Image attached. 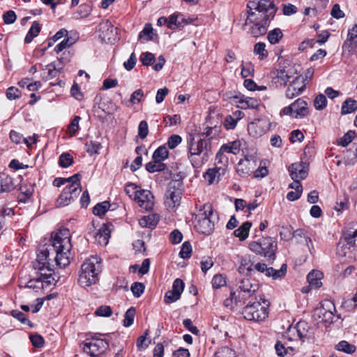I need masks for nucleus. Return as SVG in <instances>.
<instances>
[{
	"mask_svg": "<svg viewBox=\"0 0 357 357\" xmlns=\"http://www.w3.org/2000/svg\"><path fill=\"white\" fill-rule=\"evenodd\" d=\"M225 174V167L223 165L220 167H213L208 169L204 174V178L209 185L213 183H218L219 180Z\"/></svg>",
	"mask_w": 357,
	"mask_h": 357,
	"instance_id": "6ab92c4d",
	"label": "nucleus"
},
{
	"mask_svg": "<svg viewBox=\"0 0 357 357\" xmlns=\"http://www.w3.org/2000/svg\"><path fill=\"white\" fill-rule=\"evenodd\" d=\"M169 155V151L165 146H159L153 154V160L162 162Z\"/></svg>",
	"mask_w": 357,
	"mask_h": 357,
	"instance_id": "4c0bfd02",
	"label": "nucleus"
},
{
	"mask_svg": "<svg viewBox=\"0 0 357 357\" xmlns=\"http://www.w3.org/2000/svg\"><path fill=\"white\" fill-rule=\"evenodd\" d=\"M75 43V40L72 37L65 38L61 43L57 44L54 47V52L56 54L62 52L63 50L70 47Z\"/></svg>",
	"mask_w": 357,
	"mask_h": 357,
	"instance_id": "58836bf2",
	"label": "nucleus"
},
{
	"mask_svg": "<svg viewBox=\"0 0 357 357\" xmlns=\"http://www.w3.org/2000/svg\"><path fill=\"white\" fill-rule=\"evenodd\" d=\"M181 296L177 292L174 291L172 289L168 291L164 297L165 303L169 304L176 302L180 298Z\"/></svg>",
	"mask_w": 357,
	"mask_h": 357,
	"instance_id": "e2e57ef3",
	"label": "nucleus"
},
{
	"mask_svg": "<svg viewBox=\"0 0 357 357\" xmlns=\"http://www.w3.org/2000/svg\"><path fill=\"white\" fill-rule=\"evenodd\" d=\"M283 34L282 31L279 29H274L268 33V40L271 44L278 43L282 38Z\"/></svg>",
	"mask_w": 357,
	"mask_h": 357,
	"instance_id": "a18cd8bd",
	"label": "nucleus"
},
{
	"mask_svg": "<svg viewBox=\"0 0 357 357\" xmlns=\"http://www.w3.org/2000/svg\"><path fill=\"white\" fill-rule=\"evenodd\" d=\"M138 206L145 211H151L154 205V197L151 191L141 189L135 199Z\"/></svg>",
	"mask_w": 357,
	"mask_h": 357,
	"instance_id": "f3484780",
	"label": "nucleus"
},
{
	"mask_svg": "<svg viewBox=\"0 0 357 357\" xmlns=\"http://www.w3.org/2000/svg\"><path fill=\"white\" fill-rule=\"evenodd\" d=\"M263 304L259 301H250L243 309L242 314L249 321H261L268 317V303L265 299L261 298Z\"/></svg>",
	"mask_w": 357,
	"mask_h": 357,
	"instance_id": "423d86ee",
	"label": "nucleus"
},
{
	"mask_svg": "<svg viewBox=\"0 0 357 357\" xmlns=\"http://www.w3.org/2000/svg\"><path fill=\"white\" fill-rule=\"evenodd\" d=\"M212 154L210 138H202L195 141L191 139L188 142V158L195 168L201 167Z\"/></svg>",
	"mask_w": 357,
	"mask_h": 357,
	"instance_id": "7ed1b4c3",
	"label": "nucleus"
},
{
	"mask_svg": "<svg viewBox=\"0 0 357 357\" xmlns=\"http://www.w3.org/2000/svg\"><path fill=\"white\" fill-rule=\"evenodd\" d=\"M14 188L13 178L5 174H0V193L10 192Z\"/></svg>",
	"mask_w": 357,
	"mask_h": 357,
	"instance_id": "a878e982",
	"label": "nucleus"
},
{
	"mask_svg": "<svg viewBox=\"0 0 357 357\" xmlns=\"http://www.w3.org/2000/svg\"><path fill=\"white\" fill-rule=\"evenodd\" d=\"M271 127L270 120L267 117H261L255 119L248 126V130L250 135L258 137L264 135Z\"/></svg>",
	"mask_w": 357,
	"mask_h": 357,
	"instance_id": "2eb2a0df",
	"label": "nucleus"
},
{
	"mask_svg": "<svg viewBox=\"0 0 357 357\" xmlns=\"http://www.w3.org/2000/svg\"><path fill=\"white\" fill-rule=\"evenodd\" d=\"M336 311L334 303L328 300L321 303V306L314 311V317L319 322L331 324L334 318V312Z\"/></svg>",
	"mask_w": 357,
	"mask_h": 357,
	"instance_id": "ddd939ff",
	"label": "nucleus"
},
{
	"mask_svg": "<svg viewBox=\"0 0 357 357\" xmlns=\"http://www.w3.org/2000/svg\"><path fill=\"white\" fill-rule=\"evenodd\" d=\"M95 314L98 317H107L112 315V310L109 306L102 305L96 309Z\"/></svg>",
	"mask_w": 357,
	"mask_h": 357,
	"instance_id": "bf43d9fd",
	"label": "nucleus"
},
{
	"mask_svg": "<svg viewBox=\"0 0 357 357\" xmlns=\"http://www.w3.org/2000/svg\"><path fill=\"white\" fill-rule=\"evenodd\" d=\"M310 326L305 321H298L295 326H290L283 335V340L290 342L301 340V343L310 337Z\"/></svg>",
	"mask_w": 357,
	"mask_h": 357,
	"instance_id": "1a4fd4ad",
	"label": "nucleus"
},
{
	"mask_svg": "<svg viewBox=\"0 0 357 357\" xmlns=\"http://www.w3.org/2000/svg\"><path fill=\"white\" fill-rule=\"evenodd\" d=\"M182 141L181 136L178 135H171L167 140V145L170 149H173L176 147Z\"/></svg>",
	"mask_w": 357,
	"mask_h": 357,
	"instance_id": "774afa93",
	"label": "nucleus"
},
{
	"mask_svg": "<svg viewBox=\"0 0 357 357\" xmlns=\"http://www.w3.org/2000/svg\"><path fill=\"white\" fill-rule=\"evenodd\" d=\"M37 137H38V135L35 134L32 137H29V139H26V138H23L22 135H21L20 133H19L15 130H11L10 132V138L13 142H15L16 144H19L23 139L24 143L28 146L36 143Z\"/></svg>",
	"mask_w": 357,
	"mask_h": 357,
	"instance_id": "bb28decb",
	"label": "nucleus"
},
{
	"mask_svg": "<svg viewBox=\"0 0 357 357\" xmlns=\"http://www.w3.org/2000/svg\"><path fill=\"white\" fill-rule=\"evenodd\" d=\"M110 204L109 202H102L97 204L93 208V213L96 215H103L109 208Z\"/></svg>",
	"mask_w": 357,
	"mask_h": 357,
	"instance_id": "ea45409f",
	"label": "nucleus"
},
{
	"mask_svg": "<svg viewBox=\"0 0 357 357\" xmlns=\"http://www.w3.org/2000/svg\"><path fill=\"white\" fill-rule=\"evenodd\" d=\"M136 310L135 307H130L124 314L123 326L125 327H130L134 321Z\"/></svg>",
	"mask_w": 357,
	"mask_h": 357,
	"instance_id": "37998d69",
	"label": "nucleus"
},
{
	"mask_svg": "<svg viewBox=\"0 0 357 357\" xmlns=\"http://www.w3.org/2000/svg\"><path fill=\"white\" fill-rule=\"evenodd\" d=\"M275 349L278 356L283 357L285 355L289 354L292 356L294 354V349L291 346H286V342H282L280 341L277 342L275 345Z\"/></svg>",
	"mask_w": 357,
	"mask_h": 357,
	"instance_id": "2f4dec72",
	"label": "nucleus"
},
{
	"mask_svg": "<svg viewBox=\"0 0 357 357\" xmlns=\"http://www.w3.org/2000/svg\"><path fill=\"white\" fill-rule=\"evenodd\" d=\"M67 61V59L61 56L57 61L52 62L51 63L45 66L42 69L41 77L45 81L50 80L56 77L63 68V63Z\"/></svg>",
	"mask_w": 357,
	"mask_h": 357,
	"instance_id": "dca6fc26",
	"label": "nucleus"
},
{
	"mask_svg": "<svg viewBox=\"0 0 357 357\" xmlns=\"http://www.w3.org/2000/svg\"><path fill=\"white\" fill-rule=\"evenodd\" d=\"M217 220V215L213 211L212 206L205 204L196 214L195 227L199 233L208 235L213 230Z\"/></svg>",
	"mask_w": 357,
	"mask_h": 357,
	"instance_id": "39448f33",
	"label": "nucleus"
},
{
	"mask_svg": "<svg viewBox=\"0 0 357 357\" xmlns=\"http://www.w3.org/2000/svg\"><path fill=\"white\" fill-rule=\"evenodd\" d=\"M20 96L21 91L15 86H10L6 91V97L10 100L17 99Z\"/></svg>",
	"mask_w": 357,
	"mask_h": 357,
	"instance_id": "338daca9",
	"label": "nucleus"
},
{
	"mask_svg": "<svg viewBox=\"0 0 357 357\" xmlns=\"http://www.w3.org/2000/svg\"><path fill=\"white\" fill-rule=\"evenodd\" d=\"M144 285L141 282H134L130 287V289L134 295V296L138 298L139 297L144 291Z\"/></svg>",
	"mask_w": 357,
	"mask_h": 357,
	"instance_id": "0e129e2a",
	"label": "nucleus"
},
{
	"mask_svg": "<svg viewBox=\"0 0 357 357\" xmlns=\"http://www.w3.org/2000/svg\"><path fill=\"white\" fill-rule=\"evenodd\" d=\"M191 22V20L184 18L182 15L173 14L168 18V28L170 29H174L180 26H183L185 24H188Z\"/></svg>",
	"mask_w": 357,
	"mask_h": 357,
	"instance_id": "5701e85b",
	"label": "nucleus"
},
{
	"mask_svg": "<svg viewBox=\"0 0 357 357\" xmlns=\"http://www.w3.org/2000/svg\"><path fill=\"white\" fill-rule=\"evenodd\" d=\"M253 268H255V272L264 273L268 277H270V271L271 273L273 271L272 267L268 268L265 264L259 262L254 264Z\"/></svg>",
	"mask_w": 357,
	"mask_h": 357,
	"instance_id": "680f3d73",
	"label": "nucleus"
},
{
	"mask_svg": "<svg viewBox=\"0 0 357 357\" xmlns=\"http://www.w3.org/2000/svg\"><path fill=\"white\" fill-rule=\"evenodd\" d=\"M287 273V265L283 264L279 270L273 268V271L270 272V277L273 280H278L282 278Z\"/></svg>",
	"mask_w": 357,
	"mask_h": 357,
	"instance_id": "4d7b16f0",
	"label": "nucleus"
},
{
	"mask_svg": "<svg viewBox=\"0 0 357 357\" xmlns=\"http://www.w3.org/2000/svg\"><path fill=\"white\" fill-rule=\"evenodd\" d=\"M241 144L238 140H236L228 144H224L220 147V149L224 153H232L236 155L241 151Z\"/></svg>",
	"mask_w": 357,
	"mask_h": 357,
	"instance_id": "c756f323",
	"label": "nucleus"
},
{
	"mask_svg": "<svg viewBox=\"0 0 357 357\" xmlns=\"http://www.w3.org/2000/svg\"><path fill=\"white\" fill-rule=\"evenodd\" d=\"M305 79L304 77L301 75L297 76L290 84L291 86L295 87V89L297 90V91L302 93L305 87Z\"/></svg>",
	"mask_w": 357,
	"mask_h": 357,
	"instance_id": "5fc2aeb1",
	"label": "nucleus"
},
{
	"mask_svg": "<svg viewBox=\"0 0 357 357\" xmlns=\"http://www.w3.org/2000/svg\"><path fill=\"white\" fill-rule=\"evenodd\" d=\"M344 239L347 244L350 247L355 245L356 239H357V228L354 231H347L344 233Z\"/></svg>",
	"mask_w": 357,
	"mask_h": 357,
	"instance_id": "de8ad7c7",
	"label": "nucleus"
},
{
	"mask_svg": "<svg viewBox=\"0 0 357 357\" xmlns=\"http://www.w3.org/2000/svg\"><path fill=\"white\" fill-rule=\"evenodd\" d=\"M247 8L248 15L243 27L252 24L248 31L252 36L264 35L276 13L274 3L271 0L251 1L248 3Z\"/></svg>",
	"mask_w": 357,
	"mask_h": 357,
	"instance_id": "f03ea898",
	"label": "nucleus"
},
{
	"mask_svg": "<svg viewBox=\"0 0 357 357\" xmlns=\"http://www.w3.org/2000/svg\"><path fill=\"white\" fill-rule=\"evenodd\" d=\"M357 110V101L352 98L346 99L342 105L341 114L345 115Z\"/></svg>",
	"mask_w": 357,
	"mask_h": 357,
	"instance_id": "473e14b6",
	"label": "nucleus"
},
{
	"mask_svg": "<svg viewBox=\"0 0 357 357\" xmlns=\"http://www.w3.org/2000/svg\"><path fill=\"white\" fill-rule=\"evenodd\" d=\"M141 188L134 183H129L125 188L126 193L134 199L137 197Z\"/></svg>",
	"mask_w": 357,
	"mask_h": 357,
	"instance_id": "864d4df0",
	"label": "nucleus"
},
{
	"mask_svg": "<svg viewBox=\"0 0 357 357\" xmlns=\"http://www.w3.org/2000/svg\"><path fill=\"white\" fill-rule=\"evenodd\" d=\"M192 246L188 241H185L183 243L181 249L179 252V257L183 259H188L191 257L192 254Z\"/></svg>",
	"mask_w": 357,
	"mask_h": 357,
	"instance_id": "603ef678",
	"label": "nucleus"
},
{
	"mask_svg": "<svg viewBox=\"0 0 357 357\" xmlns=\"http://www.w3.org/2000/svg\"><path fill=\"white\" fill-rule=\"evenodd\" d=\"M254 53L259 56V59L262 60L268 56V52L266 50V45L264 43H257L254 47Z\"/></svg>",
	"mask_w": 357,
	"mask_h": 357,
	"instance_id": "49530a36",
	"label": "nucleus"
},
{
	"mask_svg": "<svg viewBox=\"0 0 357 357\" xmlns=\"http://www.w3.org/2000/svg\"><path fill=\"white\" fill-rule=\"evenodd\" d=\"M357 44V24H355L351 29L349 31L347 41L344 43L343 49H347L351 52L354 46Z\"/></svg>",
	"mask_w": 357,
	"mask_h": 357,
	"instance_id": "b1692460",
	"label": "nucleus"
},
{
	"mask_svg": "<svg viewBox=\"0 0 357 357\" xmlns=\"http://www.w3.org/2000/svg\"><path fill=\"white\" fill-rule=\"evenodd\" d=\"M73 161V156L68 153H62L59 157V163L63 168L68 167Z\"/></svg>",
	"mask_w": 357,
	"mask_h": 357,
	"instance_id": "6e6d98bb",
	"label": "nucleus"
},
{
	"mask_svg": "<svg viewBox=\"0 0 357 357\" xmlns=\"http://www.w3.org/2000/svg\"><path fill=\"white\" fill-rule=\"evenodd\" d=\"M166 168V165L156 160H153L146 165V169L150 173L160 172Z\"/></svg>",
	"mask_w": 357,
	"mask_h": 357,
	"instance_id": "c9c22d12",
	"label": "nucleus"
},
{
	"mask_svg": "<svg viewBox=\"0 0 357 357\" xmlns=\"http://www.w3.org/2000/svg\"><path fill=\"white\" fill-rule=\"evenodd\" d=\"M109 347V343L100 338L93 337L85 340L83 351L91 357H97L102 354Z\"/></svg>",
	"mask_w": 357,
	"mask_h": 357,
	"instance_id": "f8f14e48",
	"label": "nucleus"
},
{
	"mask_svg": "<svg viewBox=\"0 0 357 357\" xmlns=\"http://www.w3.org/2000/svg\"><path fill=\"white\" fill-rule=\"evenodd\" d=\"M289 73V70H286L284 68L278 70L276 75L278 82H279L280 85H285L289 81L291 77Z\"/></svg>",
	"mask_w": 357,
	"mask_h": 357,
	"instance_id": "79ce46f5",
	"label": "nucleus"
},
{
	"mask_svg": "<svg viewBox=\"0 0 357 357\" xmlns=\"http://www.w3.org/2000/svg\"><path fill=\"white\" fill-rule=\"evenodd\" d=\"M307 103L302 98H298L290 105L284 107L280 114L302 119L308 115Z\"/></svg>",
	"mask_w": 357,
	"mask_h": 357,
	"instance_id": "4468645a",
	"label": "nucleus"
},
{
	"mask_svg": "<svg viewBox=\"0 0 357 357\" xmlns=\"http://www.w3.org/2000/svg\"><path fill=\"white\" fill-rule=\"evenodd\" d=\"M81 175L79 174H75L73 176L68 178H56L53 184L54 186L61 187L63 185H70L71 183H75V182L79 181Z\"/></svg>",
	"mask_w": 357,
	"mask_h": 357,
	"instance_id": "7c9ffc66",
	"label": "nucleus"
},
{
	"mask_svg": "<svg viewBox=\"0 0 357 357\" xmlns=\"http://www.w3.org/2000/svg\"><path fill=\"white\" fill-rule=\"evenodd\" d=\"M244 116V113L241 110H236L231 114L227 115L224 120V126L227 130L234 129L237 122Z\"/></svg>",
	"mask_w": 357,
	"mask_h": 357,
	"instance_id": "412c9836",
	"label": "nucleus"
},
{
	"mask_svg": "<svg viewBox=\"0 0 357 357\" xmlns=\"http://www.w3.org/2000/svg\"><path fill=\"white\" fill-rule=\"evenodd\" d=\"M114 29L113 25L109 21L104 22L99 25V31L102 32V37L108 40H110Z\"/></svg>",
	"mask_w": 357,
	"mask_h": 357,
	"instance_id": "f704fd0d",
	"label": "nucleus"
},
{
	"mask_svg": "<svg viewBox=\"0 0 357 357\" xmlns=\"http://www.w3.org/2000/svg\"><path fill=\"white\" fill-rule=\"evenodd\" d=\"M259 284L248 278H239L236 283V290L231 293L235 296L236 303L251 297L258 289Z\"/></svg>",
	"mask_w": 357,
	"mask_h": 357,
	"instance_id": "6e6552de",
	"label": "nucleus"
},
{
	"mask_svg": "<svg viewBox=\"0 0 357 357\" xmlns=\"http://www.w3.org/2000/svg\"><path fill=\"white\" fill-rule=\"evenodd\" d=\"M149 133L148 123L146 121H142L138 126V135L141 139L146 137Z\"/></svg>",
	"mask_w": 357,
	"mask_h": 357,
	"instance_id": "69168bd1",
	"label": "nucleus"
},
{
	"mask_svg": "<svg viewBox=\"0 0 357 357\" xmlns=\"http://www.w3.org/2000/svg\"><path fill=\"white\" fill-rule=\"evenodd\" d=\"M110 237L109 229L103 225L96 234V241L100 245H106L108 243L109 238Z\"/></svg>",
	"mask_w": 357,
	"mask_h": 357,
	"instance_id": "cd10ccee",
	"label": "nucleus"
},
{
	"mask_svg": "<svg viewBox=\"0 0 357 357\" xmlns=\"http://www.w3.org/2000/svg\"><path fill=\"white\" fill-rule=\"evenodd\" d=\"M251 251L261 255L268 260H275L277 243L271 237H265L257 241H252L249 245Z\"/></svg>",
	"mask_w": 357,
	"mask_h": 357,
	"instance_id": "0eeeda50",
	"label": "nucleus"
},
{
	"mask_svg": "<svg viewBox=\"0 0 357 357\" xmlns=\"http://www.w3.org/2000/svg\"><path fill=\"white\" fill-rule=\"evenodd\" d=\"M323 274L319 271L313 270L307 276V281L312 288H319L322 285Z\"/></svg>",
	"mask_w": 357,
	"mask_h": 357,
	"instance_id": "393cba45",
	"label": "nucleus"
},
{
	"mask_svg": "<svg viewBox=\"0 0 357 357\" xmlns=\"http://www.w3.org/2000/svg\"><path fill=\"white\" fill-rule=\"evenodd\" d=\"M182 195V183L178 181L169 183L165 193V205L171 210L175 209L180 205Z\"/></svg>",
	"mask_w": 357,
	"mask_h": 357,
	"instance_id": "9d476101",
	"label": "nucleus"
},
{
	"mask_svg": "<svg viewBox=\"0 0 357 357\" xmlns=\"http://www.w3.org/2000/svg\"><path fill=\"white\" fill-rule=\"evenodd\" d=\"M10 314L23 324H27L30 327L33 326V324L26 318V315L17 310H13L10 312Z\"/></svg>",
	"mask_w": 357,
	"mask_h": 357,
	"instance_id": "3c124183",
	"label": "nucleus"
},
{
	"mask_svg": "<svg viewBox=\"0 0 357 357\" xmlns=\"http://www.w3.org/2000/svg\"><path fill=\"white\" fill-rule=\"evenodd\" d=\"M101 261L97 256L86 259L81 266L78 282L83 287H88L96 284L98 275L101 272Z\"/></svg>",
	"mask_w": 357,
	"mask_h": 357,
	"instance_id": "20e7f679",
	"label": "nucleus"
},
{
	"mask_svg": "<svg viewBox=\"0 0 357 357\" xmlns=\"http://www.w3.org/2000/svg\"><path fill=\"white\" fill-rule=\"evenodd\" d=\"M81 191L80 181L71 183L70 185H66L56 200L57 206H68L77 198Z\"/></svg>",
	"mask_w": 357,
	"mask_h": 357,
	"instance_id": "9b49d317",
	"label": "nucleus"
},
{
	"mask_svg": "<svg viewBox=\"0 0 357 357\" xmlns=\"http://www.w3.org/2000/svg\"><path fill=\"white\" fill-rule=\"evenodd\" d=\"M40 31V26L39 23L36 21L33 22L24 38L25 43H31L33 40V39L39 34Z\"/></svg>",
	"mask_w": 357,
	"mask_h": 357,
	"instance_id": "72a5a7b5",
	"label": "nucleus"
},
{
	"mask_svg": "<svg viewBox=\"0 0 357 357\" xmlns=\"http://www.w3.org/2000/svg\"><path fill=\"white\" fill-rule=\"evenodd\" d=\"M235 98L238 100L237 101L238 103V107L242 109H257L259 105V101L254 98L242 96L240 97L236 96Z\"/></svg>",
	"mask_w": 357,
	"mask_h": 357,
	"instance_id": "4be33fe9",
	"label": "nucleus"
},
{
	"mask_svg": "<svg viewBox=\"0 0 357 357\" xmlns=\"http://www.w3.org/2000/svg\"><path fill=\"white\" fill-rule=\"evenodd\" d=\"M213 357H236L235 351L227 347L220 348L214 354Z\"/></svg>",
	"mask_w": 357,
	"mask_h": 357,
	"instance_id": "09e8293b",
	"label": "nucleus"
},
{
	"mask_svg": "<svg viewBox=\"0 0 357 357\" xmlns=\"http://www.w3.org/2000/svg\"><path fill=\"white\" fill-rule=\"evenodd\" d=\"M356 132L354 130H349L343 137L340 138L337 141V144L343 147L347 146L354 139Z\"/></svg>",
	"mask_w": 357,
	"mask_h": 357,
	"instance_id": "a19ab883",
	"label": "nucleus"
},
{
	"mask_svg": "<svg viewBox=\"0 0 357 357\" xmlns=\"http://www.w3.org/2000/svg\"><path fill=\"white\" fill-rule=\"evenodd\" d=\"M227 163H228V159L226 155H225L224 153L219 150V151L217 153L215 156V167H220L223 165L225 167V172L227 170Z\"/></svg>",
	"mask_w": 357,
	"mask_h": 357,
	"instance_id": "c03bdc74",
	"label": "nucleus"
},
{
	"mask_svg": "<svg viewBox=\"0 0 357 357\" xmlns=\"http://www.w3.org/2000/svg\"><path fill=\"white\" fill-rule=\"evenodd\" d=\"M70 231L67 228L61 229L52 235V243L48 246L45 245L40 248L36 261L33 262V268L38 271V277L30 280L23 284L20 282V288H29L39 289L56 283V275L53 269V265L50 264L51 256L56 266L65 268L68 266L72 259V243L70 241Z\"/></svg>",
	"mask_w": 357,
	"mask_h": 357,
	"instance_id": "f257e3e1",
	"label": "nucleus"
},
{
	"mask_svg": "<svg viewBox=\"0 0 357 357\" xmlns=\"http://www.w3.org/2000/svg\"><path fill=\"white\" fill-rule=\"evenodd\" d=\"M81 118L79 116H75L73 119L70 121L68 130L72 135H74L79 130V123Z\"/></svg>",
	"mask_w": 357,
	"mask_h": 357,
	"instance_id": "052dcab7",
	"label": "nucleus"
},
{
	"mask_svg": "<svg viewBox=\"0 0 357 357\" xmlns=\"http://www.w3.org/2000/svg\"><path fill=\"white\" fill-rule=\"evenodd\" d=\"M335 349L338 351L351 354L355 352L356 347L354 344L349 343L347 341H340L336 346Z\"/></svg>",
	"mask_w": 357,
	"mask_h": 357,
	"instance_id": "e433bc0d",
	"label": "nucleus"
},
{
	"mask_svg": "<svg viewBox=\"0 0 357 357\" xmlns=\"http://www.w3.org/2000/svg\"><path fill=\"white\" fill-rule=\"evenodd\" d=\"M291 179H304L308 174V164L304 162H295L289 167Z\"/></svg>",
	"mask_w": 357,
	"mask_h": 357,
	"instance_id": "a211bd4d",
	"label": "nucleus"
},
{
	"mask_svg": "<svg viewBox=\"0 0 357 357\" xmlns=\"http://www.w3.org/2000/svg\"><path fill=\"white\" fill-rule=\"evenodd\" d=\"M251 226L252 223L250 222L247 221L243 222L240 227L234 231V236L238 237L240 241H244L248 236Z\"/></svg>",
	"mask_w": 357,
	"mask_h": 357,
	"instance_id": "c85d7f7f",
	"label": "nucleus"
},
{
	"mask_svg": "<svg viewBox=\"0 0 357 357\" xmlns=\"http://www.w3.org/2000/svg\"><path fill=\"white\" fill-rule=\"evenodd\" d=\"M226 284V278L221 274L213 276L212 279V285L213 288L218 289Z\"/></svg>",
	"mask_w": 357,
	"mask_h": 357,
	"instance_id": "13d9d810",
	"label": "nucleus"
},
{
	"mask_svg": "<svg viewBox=\"0 0 357 357\" xmlns=\"http://www.w3.org/2000/svg\"><path fill=\"white\" fill-rule=\"evenodd\" d=\"M327 105V100L324 94L317 95L314 100V106L317 110H322Z\"/></svg>",
	"mask_w": 357,
	"mask_h": 357,
	"instance_id": "8fccbe9b",
	"label": "nucleus"
},
{
	"mask_svg": "<svg viewBox=\"0 0 357 357\" xmlns=\"http://www.w3.org/2000/svg\"><path fill=\"white\" fill-rule=\"evenodd\" d=\"M254 261L249 255H245L241 258L240 264L238 271L241 274H245L246 275H251L255 273L253 268Z\"/></svg>",
	"mask_w": 357,
	"mask_h": 357,
	"instance_id": "aec40b11",
	"label": "nucleus"
}]
</instances>
